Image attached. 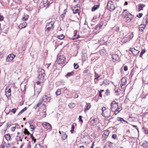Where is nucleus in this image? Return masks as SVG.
Masks as SVG:
<instances>
[{
  "mask_svg": "<svg viewBox=\"0 0 148 148\" xmlns=\"http://www.w3.org/2000/svg\"><path fill=\"white\" fill-rule=\"evenodd\" d=\"M122 18H126L128 19L126 21L127 22H130L132 20V15L129 13L127 10H123V12L121 14Z\"/></svg>",
  "mask_w": 148,
  "mask_h": 148,
  "instance_id": "nucleus-1",
  "label": "nucleus"
},
{
  "mask_svg": "<svg viewBox=\"0 0 148 148\" xmlns=\"http://www.w3.org/2000/svg\"><path fill=\"white\" fill-rule=\"evenodd\" d=\"M53 23L51 21L47 23L45 29V34H48L49 32L53 29L54 26H53Z\"/></svg>",
  "mask_w": 148,
  "mask_h": 148,
  "instance_id": "nucleus-2",
  "label": "nucleus"
},
{
  "mask_svg": "<svg viewBox=\"0 0 148 148\" xmlns=\"http://www.w3.org/2000/svg\"><path fill=\"white\" fill-rule=\"evenodd\" d=\"M45 75V71L43 69H39L38 78L41 82H43Z\"/></svg>",
  "mask_w": 148,
  "mask_h": 148,
  "instance_id": "nucleus-3",
  "label": "nucleus"
},
{
  "mask_svg": "<svg viewBox=\"0 0 148 148\" xmlns=\"http://www.w3.org/2000/svg\"><path fill=\"white\" fill-rule=\"evenodd\" d=\"M50 100V99L49 97H47L46 95H44L43 96L42 98L39 100V103L37 104L36 108L37 107L39 106L42 104V101H43L44 102H49Z\"/></svg>",
  "mask_w": 148,
  "mask_h": 148,
  "instance_id": "nucleus-4",
  "label": "nucleus"
},
{
  "mask_svg": "<svg viewBox=\"0 0 148 148\" xmlns=\"http://www.w3.org/2000/svg\"><path fill=\"white\" fill-rule=\"evenodd\" d=\"M111 111L110 109H107L104 112V113H102L103 116L106 118L108 120H110L112 119V117L110 116Z\"/></svg>",
  "mask_w": 148,
  "mask_h": 148,
  "instance_id": "nucleus-5",
  "label": "nucleus"
},
{
  "mask_svg": "<svg viewBox=\"0 0 148 148\" xmlns=\"http://www.w3.org/2000/svg\"><path fill=\"white\" fill-rule=\"evenodd\" d=\"M107 8L110 11H112L115 9V7L113 3L111 1H110L108 3Z\"/></svg>",
  "mask_w": 148,
  "mask_h": 148,
  "instance_id": "nucleus-6",
  "label": "nucleus"
},
{
  "mask_svg": "<svg viewBox=\"0 0 148 148\" xmlns=\"http://www.w3.org/2000/svg\"><path fill=\"white\" fill-rule=\"evenodd\" d=\"M65 59L66 58L64 55H60L57 58L56 62L59 64H64L65 63Z\"/></svg>",
  "mask_w": 148,
  "mask_h": 148,
  "instance_id": "nucleus-7",
  "label": "nucleus"
},
{
  "mask_svg": "<svg viewBox=\"0 0 148 148\" xmlns=\"http://www.w3.org/2000/svg\"><path fill=\"white\" fill-rule=\"evenodd\" d=\"M53 2V0H43V2H41V3L43 5L44 7H45L47 8Z\"/></svg>",
  "mask_w": 148,
  "mask_h": 148,
  "instance_id": "nucleus-8",
  "label": "nucleus"
},
{
  "mask_svg": "<svg viewBox=\"0 0 148 148\" xmlns=\"http://www.w3.org/2000/svg\"><path fill=\"white\" fill-rule=\"evenodd\" d=\"M118 107V103L114 101L111 104V109L112 111L114 112L115 110Z\"/></svg>",
  "mask_w": 148,
  "mask_h": 148,
  "instance_id": "nucleus-9",
  "label": "nucleus"
},
{
  "mask_svg": "<svg viewBox=\"0 0 148 148\" xmlns=\"http://www.w3.org/2000/svg\"><path fill=\"white\" fill-rule=\"evenodd\" d=\"M90 122L91 123V125L95 126L99 123V121L98 119L95 118L91 120Z\"/></svg>",
  "mask_w": 148,
  "mask_h": 148,
  "instance_id": "nucleus-10",
  "label": "nucleus"
},
{
  "mask_svg": "<svg viewBox=\"0 0 148 148\" xmlns=\"http://www.w3.org/2000/svg\"><path fill=\"white\" fill-rule=\"evenodd\" d=\"M5 95L7 97H9L11 95V89L9 87H6L5 90Z\"/></svg>",
  "mask_w": 148,
  "mask_h": 148,
  "instance_id": "nucleus-11",
  "label": "nucleus"
},
{
  "mask_svg": "<svg viewBox=\"0 0 148 148\" xmlns=\"http://www.w3.org/2000/svg\"><path fill=\"white\" fill-rule=\"evenodd\" d=\"M43 127L45 129L47 130H50L51 128V125L47 122H45L42 124Z\"/></svg>",
  "mask_w": 148,
  "mask_h": 148,
  "instance_id": "nucleus-12",
  "label": "nucleus"
},
{
  "mask_svg": "<svg viewBox=\"0 0 148 148\" xmlns=\"http://www.w3.org/2000/svg\"><path fill=\"white\" fill-rule=\"evenodd\" d=\"M15 57V56L13 54H11L8 55L7 58L6 59V61L7 62H10Z\"/></svg>",
  "mask_w": 148,
  "mask_h": 148,
  "instance_id": "nucleus-13",
  "label": "nucleus"
},
{
  "mask_svg": "<svg viewBox=\"0 0 148 148\" xmlns=\"http://www.w3.org/2000/svg\"><path fill=\"white\" fill-rule=\"evenodd\" d=\"M112 56L113 60H114V62L119 60L120 58L118 55L116 54H114L112 55Z\"/></svg>",
  "mask_w": 148,
  "mask_h": 148,
  "instance_id": "nucleus-14",
  "label": "nucleus"
},
{
  "mask_svg": "<svg viewBox=\"0 0 148 148\" xmlns=\"http://www.w3.org/2000/svg\"><path fill=\"white\" fill-rule=\"evenodd\" d=\"M127 82L126 78L125 77H123L121 80V83L120 84V86L121 87L125 85Z\"/></svg>",
  "mask_w": 148,
  "mask_h": 148,
  "instance_id": "nucleus-15",
  "label": "nucleus"
},
{
  "mask_svg": "<svg viewBox=\"0 0 148 148\" xmlns=\"http://www.w3.org/2000/svg\"><path fill=\"white\" fill-rule=\"evenodd\" d=\"M77 31L76 30H75L74 32V38H72L73 40H75V39H77L79 37V35H78L77 36Z\"/></svg>",
  "mask_w": 148,
  "mask_h": 148,
  "instance_id": "nucleus-16",
  "label": "nucleus"
},
{
  "mask_svg": "<svg viewBox=\"0 0 148 148\" xmlns=\"http://www.w3.org/2000/svg\"><path fill=\"white\" fill-rule=\"evenodd\" d=\"M99 52L100 54L102 56L106 54V50L104 48H103V49L100 50Z\"/></svg>",
  "mask_w": 148,
  "mask_h": 148,
  "instance_id": "nucleus-17",
  "label": "nucleus"
},
{
  "mask_svg": "<svg viewBox=\"0 0 148 148\" xmlns=\"http://www.w3.org/2000/svg\"><path fill=\"white\" fill-rule=\"evenodd\" d=\"M8 30V28L5 26H4V27L2 29L1 27V24H0V33L1 32H3L5 33H6Z\"/></svg>",
  "mask_w": 148,
  "mask_h": 148,
  "instance_id": "nucleus-18",
  "label": "nucleus"
},
{
  "mask_svg": "<svg viewBox=\"0 0 148 148\" xmlns=\"http://www.w3.org/2000/svg\"><path fill=\"white\" fill-rule=\"evenodd\" d=\"M91 108V105L90 103H86V108H85L84 110V112L85 113L86 112V111L87 110H88Z\"/></svg>",
  "mask_w": 148,
  "mask_h": 148,
  "instance_id": "nucleus-19",
  "label": "nucleus"
},
{
  "mask_svg": "<svg viewBox=\"0 0 148 148\" xmlns=\"http://www.w3.org/2000/svg\"><path fill=\"white\" fill-rule=\"evenodd\" d=\"M27 25V23L26 22H24L22 23L19 26V28L20 29L24 28L26 27Z\"/></svg>",
  "mask_w": 148,
  "mask_h": 148,
  "instance_id": "nucleus-20",
  "label": "nucleus"
},
{
  "mask_svg": "<svg viewBox=\"0 0 148 148\" xmlns=\"http://www.w3.org/2000/svg\"><path fill=\"white\" fill-rule=\"evenodd\" d=\"M146 27L145 25L144 24H142L140 25L139 27V29L140 31H143Z\"/></svg>",
  "mask_w": 148,
  "mask_h": 148,
  "instance_id": "nucleus-21",
  "label": "nucleus"
},
{
  "mask_svg": "<svg viewBox=\"0 0 148 148\" xmlns=\"http://www.w3.org/2000/svg\"><path fill=\"white\" fill-rule=\"evenodd\" d=\"M141 145L144 148H148V142L145 141Z\"/></svg>",
  "mask_w": 148,
  "mask_h": 148,
  "instance_id": "nucleus-22",
  "label": "nucleus"
},
{
  "mask_svg": "<svg viewBox=\"0 0 148 148\" xmlns=\"http://www.w3.org/2000/svg\"><path fill=\"white\" fill-rule=\"evenodd\" d=\"M100 5H95L92 8V11H94L98 9Z\"/></svg>",
  "mask_w": 148,
  "mask_h": 148,
  "instance_id": "nucleus-23",
  "label": "nucleus"
},
{
  "mask_svg": "<svg viewBox=\"0 0 148 148\" xmlns=\"http://www.w3.org/2000/svg\"><path fill=\"white\" fill-rule=\"evenodd\" d=\"M139 52L140 51H138V50L134 49L133 51H132V53L135 56L138 55Z\"/></svg>",
  "mask_w": 148,
  "mask_h": 148,
  "instance_id": "nucleus-24",
  "label": "nucleus"
},
{
  "mask_svg": "<svg viewBox=\"0 0 148 148\" xmlns=\"http://www.w3.org/2000/svg\"><path fill=\"white\" fill-rule=\"evenodd\" d=\"M74 73L72 71L71 72L68 73L65 76L67 78L68 77H70L72 76Z\"/></svg>",
  "mask_w": 148,
  "mask_h": 148,
  "instance_id": "nucleus-25",
  "label": "nucleus"
},
{
  "mask_svg": "<svg viewBox=\"0 0 148 148\" xmlns=\"http://www.w3.org/2000/svg\"><path fill=\"white\" fill-rule=\"evenodd\" d=\"M87 59V55L86 54H84L82 56V60L83 61H85L86 59Z\"/></svg>",
  "mask_w": 148,
  "mask_h": 148,
  "instance_id": "nucleus-26",
  "label": "nucleus"
},
{
  "mask_svg": "<svg viewBox=\"0 0 148 148\" xmlns=\"http://www.w3.org/2000/svg\"><path fill=\"white\" fill-rule=\"evenodd\" d=\"M62 134H63L62 136V138L63 140H65L66 138L67 137V136L65 133H64V132H62Z\"/></svg>",
  "mask_w": 148,
  "mask_h": 148,
  "instance_id": "nucleus-27",
  "label": "nucleus"
},
{
  "mask_svg": "<svg viewBox=\"0 0 148 148\" xmlns=\"http://www.w3.org/2000/svg\"><path fill=\"white\" fill-rule=\"evenodd\" d=\"M5 137L6 139L7 140H10L11 138L10 135L9 134L5 135Z\"/></svg>",
  "mask_w": 148,
  "mask_h": 148,
  "instance_id": "nucleus-28",
  "label": "nucleus"
},
{
  "mask_svg": "<svg viewBox=\"0 0 148 148\" xmlns=\"http://www.w3.org/2000/svg\"><path fill=\"white\" fill-rule=\"evenodd\" d=\"M109 133L110 131L108 130H106L104 131L103 134L105 135V136H106V137H108Z\"/></svg>",
  "mask_w": 148,
  "mask_h": 148,
  "instance_id": "nucleus-29",
  "label": "nucleus"
},
{
  "mask_svg": "<svg viewBox=\"0 0 148 148\" xmlns=\"http://www.w3.org/2000/svg\"><path fill=\"white\" fill-rule=\"evenodd\" d=\"M28 15H25L22 18V19L23 21H25L28 18Z\"/></svg>",
  "mask_w": 148,
  "mask_h": 148,
  "instance_id": "nucleus-30",
  "label": "nucleus"
},
{
  "mask_svg": "<svg viewBox=\"0 0 148 148\" xmlns=\"http://www.w3.org/2000/svg\"><path fill=\"white\" fill-rule=\"evenodd\" d=\"M68 106L69 108H73L75 106V104L74 103H71L69 104Z\"/></svg>",
  "mask_w": 148,
  "mask_h": 148,
  "instance_id": "nucleus-31",
  "label": "nucleus"
},
{
  "mask_svg": "<svg viewBox=\"0 0 148 148\" xmlns=\"http://www.w3.org/2000/svg\"><path fill=\"white\" fill-rule=\"evenodd\" d=\"M145 6V5L144 4H140L139 5V11L143 10V8Z\"/></svg>",
  "mask_w": 148,
  "mask_h": 148,
  "instance_id": "nucleus-32",
  "label": "nucleus"
},
{
  "mask_svg": "<svg viewBox=\"0 0 148 148\" xmlns=\"http://www.w3.org/2000/svg\"><path fill=\"white\" fill-rule=\"evenodd\" d=\"M73 12L74 14H76L77 13H78L79 14L80 12H79V10L78 9H76L75 10H73Z\"/></svg>",
  "mask_w": 148,
  "mask_h": 148,
  "instance_id": "nucleus-33",
  "label": "nucleus"
},
{
  "mask_svg": "<svg viewBox=\"0 0 148 148\" xmlns=\"http://www.w3.org/2000/svg\"><path fill=\"white\" fill-rule=\"evenodd\" d=\"M57 95H59L61 94L60 89H58L56 92Z\"/></svg>",
  "mask_w": 148,
  "mask_h": 148,
  "instance_id": "nucleus-34",
  "label": "nucleus"
},
{
  "mask_svg": "<svg viewBox=\"0 0 148 148\" xmlns=\"http://www.w3.org/2000/svg\"><path fill=\"white\" fill-rule=\"evenodd\" d=\"M95 79H98V78L100 77V76L98 75V74L97 73H96L95 72Z\"/></svg>",
  "mask_w": 148,
  "mask_h": 148,
  "instance_id": "nucleus-35",
  "label": "nucleus"
},
{
  "mask_svg": "<svg viewBox=\"0 0 148 148\" xmlns=\"http://www.w3.org/2000/svg\"><path fill=\"white\" fill-rule=\"evenodd\" d=\"M117 120L118 121H121L122 123L123 122V121L125 122H127L125 120L123 119V118L121 117H118Z\"/></svg>",
  "mask_w": 148,
  "mask_h": 148,
  "instance_id": "nucleus-36",
  "label": "nucleus"
},
{
  "mask_svg": "<svg viewBox=\"0 0 148 148\" xmlns=\"http://www.w3.org/2000/svg\"><path fill=\"white\" fill-rule=\"evenodd\" d=\"M24 134H27L28 135H29V132L25 128L24 129Z\"/></svg>",
  "mask_w": 148,
  "mask_h": 148,
  "instance_id": "nucleus-37",
  "label": "nucleus"
},
{
  "mask_svg": "<svg viewBox=\"0 0 148 148\" xmlns=\"http://www.w3.org/2000/svg\"><path fill=\"white\" fill-rule=\"evenodd\" d=\"M66 13V9H64L63 11V13L61 15V17L62 18H63L64 17Z\"/></svg>",
  "mask_w": 148,
  "mask_h": 148,
  "instance_id": "nucleus-38",
  "label": "nucleus"
},
{
  "mask_svg": "<svg viewBox=\"0 0 148 148\" xmlns=\"http://www.w3.org/2000/svg\"><path fill=\"white\" fill-rule=\"evenodd\" d=\"M64 37V36L63 34L60 35L58 36V38L60 39H63Z\"/></svg>",
  "mask_w": 148,
  "mask_h": 148,
  "instance_id": "nucleus-39",
  "label": "nucleus"
},
{
  "mask_svg": "<svg viewBox=\"0 0 148 148\" xmlns=\"http://www.w3.org/2000/svg\"><path fill=\"white\" fill-rule=\"evenodd\" d=\"M103 83L106 85H107L109 84V81L107 79H105L103 81Z\"/></svg>",
  "mask_w": 148,
  "mask_h": 148,
  "instance_id": "nucleus-40",
  "label": "nucleus"
},
{
  "mask_svg": "<svg viewBox=\"0 0 148 148\" xmlns=\"http://www.w3.org/2000/svg\"><path fill=\"white\" fill-rule=\"evenodd\" d=\"M145 50L143 49V50H142V51H141L140 53V57H142L143 55L145 53Z\"/></svg>",
  "mask_w": 148,
  "mask_h": 148,
  "instance_id": "nucleus-41",
  "label": "nucleus"
},
{
  "mask_svg": "<svg viewBox=\"0 0 148 148\" xmlns=\"http://www.w3.org/2000/svg\"><path fill=\"white\" fill-rule=\"evenodd\" d=\"M115 110H116V111H118L117 113H116V114H117L121 110L122 108H119L118 107Z\"/></svg>",
  "mask_w": 148,
  "mask_h": 148,
  "instance_id": "nucleus-42",
  "label": "nucleus"
},
{
  "mask_svg": "<svg viewBox=\"0 0 148 148\" xmlns=\"http://www.w3.org/2000/svg\"><path fill=\"white\" fill-rule=\"evenodd\" d=\"M41 147L40 146V144L39 143L35 145L34 148H41Z\"/></svg>",
  "mask_w": 148,
  "mask_h": 148,
  "instance_id": "nucleus-43",
  "label": "nucleus"
},
{
  "mask_svg": "<svg viewBox=\"0 0 148 148\" xmlns=\"http://www.w3.org/2000/svg\"><path fill=\"white\" fill-rule=\"evenodd\" d=\"M46 108V106L44 104H43L41 106V108L43 110L45 109Z\"/></svg>",
  "mask_w": 148,
  "mask_h": 148,
  "instance_id": "nucleus-44",
  "label": "nucleus"
},
{
  "mask_svg": "<svg viewBox=\"0 0 148 148\" xmlns=\"http://www.w3.org/2000/svg\"><path fill=\"white\" fill-rule=\"evenodd\" d=\"M75 128V126L74 125H72L71 126V133H73V132L74 131V129Z\"/></svg>",
  "mask_w": 148,
  "mask_h": 148,
  "instance_id": "nucleus-45",
  "label": "nucleus"
},
{
  "mask_svg": "<svg viewBox=\"0 0 148 148\" xmlns=\"http://www.w3.org/2000/svg\"><path fill=\"white\" fill-rule=\"evenodd\" d=\"M29 123L30 125V128L31 129H32L33 130L34 129V127L33 125H31V123L30 122H29Z\"/></svg>",
  "mask_w": 148,
  "mask_h": 148,
  "instance_id": "nucleus-46",
  "label": "nucleus"
},
{
  "mask_svg": "<svg viewBox=\"0 0 148 148\" xmlns=\"http://www.w3.org/2000/svg\"><path fill=\"white\" fill-rule=\"evenodd\" d=\"M30 137L33 140H34V142L35 143L36 141V139L34 138V137L33 136L32 134H30Z\"/></svg>",
  "mask_w": 148,
  "mask_h": 148,
  "instance_id": "nucleus-47",
  "label": "nucleus"
},
{
  "mask_svg": "<svg viewBox=\"0 0 148 148\" xmlns=\"http://www.w3.org/2000/svg\"><path fill=\"white\" fill-rule=\"evenodd\" d=\"M107 110V109L106 108V107H103L102 108V113H104V112L105 111Z\"/></svg>",
  "mask_w": 148,
  "mask_h": 148,
  "instance_id": "nucleus-48",
  "label": "nucleus"
},
{
  "mask_svg": "<svg viewBox=\"0 0 148 148\" xmlns=\"http://www.w3.org/2000/svg\"><path fill=\"white\" fill-rule=\"evenodd\" d=\"M74 67L75 69H77L78 68V65L74 63Z\"/></svg>",
  "mask_w": 148,
  "mask_h": 148,
  "instance_id": "nucleus-49",
  "label": "nucleus"
},
{
  "mask_svg": "<svg viewBox=\"0 0 148 148\" xmlns=\"http://www.w3.org/2000/svg\"><path fill=\"white\" fill-rule=\"evenodd\" d=\"M78 97V94L76 93H75L74 95V98H77Z\"/></svg>",
  "mask_w": 148,
  "mask_h": 148,
  "instance_id": "nucleus-50",
  "label": "nucleus"
},
{
  "mask_svg": "<svg viewBox=\"0 0 148 148\" xmlns=\"http://www.w3.org/2000/svg\"><path fill=\"white\" fill-rule=\"evenodd\" d=\"M104 148H111L110 145L109 144L106 145Z\"/></svg>",
  "mask_w": 148,
  "mask_h": 148,
  "instance_id": "nucleus-51",
  "label": "nucleus"
},
{
  "mask_svg": "<svg viewBox=\"0 0 148 148\" xmlns=\"http://www.w3.org/2000/svg\"><path fill=\"white\" fill-rule=\"evenodd\" d=\"M27 148H31V143H30V141H29L28 142Z\"/></svg>",
  "mask_w": 148,
  "mask_h": 148,
  "instance_id": "nucleus-52",
  "label": "nucleus"
},
{
  "mask_svg": "<svg viewBox=\"0 0 148 148\" xmlns=\"http://www.w3.org/2000/svg\"><path fill=\"white\" fill-rule=\"evenodd\" d=\"M143 15V14L142 13H139L138 15H137V16L138 17L140 18Z\"/></svg>",
  "mask_w": 148,
  "mask_h": 148,
  "instance_id": "nucleus-53",
  "label": "nucleus"
},
{
  "mask_svg": "<svg viewBox=\"0 0 148 148\" xmlns=\"http://www.w3.org/2000/svg\"><path fill=\"white\" fill-rule=\"evenodd\" d=\"M82 116H79V121L81 122L82 123L83 121L82 120Z\"/></svg>",
  "mask_w": 148,
  "mask_h": 148,
  "instance_id": "nucleus-54",
  "label": "nucleus"
},
{
  "mask_svg": "<svg viewBox=\"0 0 148 148\" xmlns=\"http://www.w3.org/2000/svg\"><path fill=\"white\" fill-rule=\"evenodd\" d=\"M116 134H113L112 135V137L114 139H116Z\"/></svg>",
  "mask_w": 148,
  "mask_h": 148,
  "instance_id": "nucleus-55",
  "label": "nucleus"
},
{
  "mask_svg": "<svg viewBox=\"0 0 148 148\" xmlns=\"http://www.w3.org/2000/svg\"><path fill=\"white\" fill-rule=\"evenodd\" d=\"M128 67L127 66H124V71H126L127 70Z\"/></svg>",
  "mask_w": 148,
  "mask_h": 148,
  "instance_id": "nucleus-56",
  "label": "nucleus"
},
{
  "mask_svg": "<svg viewBox=\"0 0 148 148\" xmlns=\"http://www.w3.org/2000/svg\"><path fill=\"white\" fill-rule=\"evenodd\" d=\"M4 18L0 14V21H2L3 20Z\"/></svg>",
  "mask_w": 148,
  "mask_h": 148,
  "instance_id": "nucleus-57",
  "label": "nucleus"
},
{
  "mask_svg": "<svg viewBox=\"0 0 148 148\" xmlns=\"http://www.w3.org/2000/svg\"><path fill=\"white\" fill-rule=\"evenodd\" d=\"M16 108H13L12 109V111L14 114H15L16 112Z\"/></svg>",
  "mask_w": 148,
  "mask_h": 148,
  "instance_id": "nucleus-58",
  "label": "nucleus"
},
{
  "mask_svg": "<svg viewBox=\"0 0 148 148\" xmlns=\"http://www.w3.org/2000/svg\"><path fill=\"white\" fill-rule=\"evenodd\" d=\"M88 71H89L88 70V69H86V70H84L83 71V73H88Z\"/></svg>",
  "mask_w": 148,
  "mask_h": 148,
  "instance_id": "nucleus-59",
  "label": "nucleus"
},
{
  "mask_svg": "<svg viewBox=\"0 0 148 148\" xmlns=\"http://www.w3.org/2000/svg\"><path fill=\"white\" fill-rule=\"evenodd\" d=\"M132 126L134 127L137 130V131L139 132V130L137 127V126L136 125H132Z\"/></svg>",
  "mask_w": 148,
  "mask_h": 148,
  "instance_id": "nucleus-60",
  "label": "nucleus"
},
{
  "mask_svg": "<svg viewBox=\"0 0 148 148\" xmlns=\"http://www.w3.org/2000/svg\"><path fill=\"white\" fill-rule=\"evenodd\" d=\"M11 123L9 122H8L7 124V127H9L10 126Z\"/></svg>",
  "mask_w": 148,
  "mask_h": 148,
  "instance_id": "nucleus-61",
  "label": "nucleus"
},
{
  "mask_svg": "<svg viewBox=\"0 0 148 148\" xmlns=\"http://www.w3.org/2000/svg\"><path fill=\"white\" fill-rule=\"evenodd\" d=\"M133 36H134L133 32H131V34L130 35V37H132L131 38H133Z\"/></svg>",
  "mask_w": 148,
  "mask_h": 148,
  "instance_id": "nucleus-62",
  "label": "nucleus"
},
{
  "mask_svg": "<svg viewBox=\"0 0 148 148\" xmlns=\"http://www.w3.org/2000/svg\"><path fill=\"white\" fill-rule=\"evenodd\" d=\"M100 29H99V28L97 26L95 27V29L96 30H99Z\"/></svg>",
  "mask_w": 148,
  "mask_h": 148,
  "instance_id": "nucleus-63",
  "label": "nucleus"
},
{
  "mask_svg": "<svg viewBox=\"0 0 148 148\" xmlns=\"http://www.w3.org/2000/svg\"><path fill=\"white\" fill-rule=\"evenodd\" d=\"M97 26L100 29L102 26V24H99Z\"/></svg>",
  "mask_w": 148,
  "mask_h": 148,
  "instance_id": "nucleus-64",
  "label": "nucleus"
}]
</instances>
